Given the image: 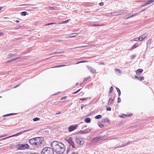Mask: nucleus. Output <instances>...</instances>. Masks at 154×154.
Returning a JSON list of instances; mask_svg holds the SVG:
<instances>
[{
	"label": "nucleus",
	"mask_w": 154,
	"mask_h": 154,
	"mask_svg": "<svg viewBox=\"0 0 154 154\" xmlns=\"http://www.w3.org/2000/svg\"><path fill=\"white\" fill-rule=\"evenodd\" d=\"M51 145L53 151H54L57 154H62L65 150V146L61 142L54 141Z\"/></svg>",
	"instance_id": "nucleus-1"
},
{
	"label": "nucleus",
	"mask_w": 154,
	"mask_h": 154,
	"mask_svg": "<svg viewBox=\"0 0 154 154\" xmlns=\"http://www.w3.org/2000/svg\"><path fill=\"white\" fill-rule=\"evenodd\" d=\"M44 141L42 137H36L30 139L29 140L30 144L35 147H38Z\"/></svg>",
	"instance_id": "nucleus-2"
},
{
	"label": "nucleus",
	"mask_w": 154,
	"mask_h": 154,
	"mask_svg": "<svg viewBox=\"0 0 154 154\" xmlns=\"http://www.w3.org/2000/svg\"><path fill=\"white\" fill-rule=\"evenodd\" d=\"M54 153V152L52 148L46 147L42 149L41 154H53Z\"/></svg>",
	"instance_id": "nucleus-3"
},
{
	"label": "nucleus",
	"mask_w": 154,
	"mask_h": 154,
	"mask_svg": "<svg viewBox=\"0 0 154 154\" xmlns=\"http://www.w3.org/2000/svg\"><path fill=\"white\" fill-rule=\"evenodd\" d=\"M75 141L78 144L82 145L85 142V138L79 136H77L75 137Z\"/></svg>",
	"instance_id": "nucleus-4"
},
{
	"label": "nucleus",
	"mask_w": 154,
	"mask_h": 154,
	"mask_svg": "<svg viewBox=\"0 0 154 154\" xmlns=\"http://www.w3.org/2000/svg\"><path fill=\"white\" fill-rule=\"evenodd\" d=\"M16 147L19 150H24L29 148V145L27 144H19L16 145Z\"/></svg>",
	"instance_id": "nucleus-5"
},
{
	"label": "nucleus",
	"mask_w": 154,
	"mask_h": 154,
	"mask_svg": "<svg viewBox=\"0 0 154 154\" xmlns=\"http://www.w3.org/2000/svg\"><path fill=\"white\" fill-rule=\"evenodd\" d=\"M32 130V129H29L28 130H25V131H21V132H20L19 133H17V134H15L14 135H13L12 136H10L9 137L5 138L2 139V140L5 139H7L8 138H10V137H11L17 136H18L19 135H20L21 134H23V133H25V132H26L27 131H31V130Z\"/></svg>",
	"instance_id": "nucleus-6"
},
{
	"label": "nucleus",
	"mask_w": 154,
	"mask_h": 154,
	"mask_svg": "<svg viewBox=\"0 0 154 154\" xmlns=\"http://www.w3.org/2000/svg\"><path fill=\"white\" fill-rule=\"evenodd\" d=\"M147 36L146 33H145L140 36L139 38H136L135 40L137 41H141L144 39Z\"/></svg>",
	"instance_id": "nucleus-7"
},
{
	"label": "nucleus",
	"mask_w": 154,
	"mask_h": 154,
	"mask_svg": "<svg viewBox=\"0 0 154 154\" xmlns=\"http://www.w3.org/2000/svg\"><path fill=\"white\" fill-rule=\"evenodd\" d=\"M91 130L90 129L87 128L85 130H81L78 132L77 134H86L87 133H89L91 131Z\"/></svg>",
	"instance_id": "nucleus-8"
},
{
	"label": "nucleus",
	"mask_w": 154,
	"mask_h": 154,
	"mask_svg": "<svg viewBox=\"0 0 154 154\" xmlns=\"http://www.w3.org/2000/svg\"><path fill=\"white\" fill-rule=\"evenodd\" d=\"M68 143L69 145L72 146L73 149H75V146L74 144V142L72 140L71 138H69L67 140Z\"/></svg>",
	"instance_id": "nucleus-9"
},
{
	"label": "nucleus",
	"mask_w": 154,
	"mask_h": 154,
	"mask_svg": "<svg viewBox=\"0 0 154 154\" xmlns=\"http://www.w3.org/2000/svg\"><path fill=\"white\" fill-rule=\"evenodd\" d=\"M78 127V125H70L68 128L69 131V132H71L73 131L76 130L77 129V127Z\"/></svg>",
	"instance_id": "nucleus-10"
},
{
	"label": "nucleus",
	"mask_w": 154,
	"mask_h": 154,
	"mask_svg": "<svg viewBox=\"0 0 154 154\" xmlns=\"http://www.w3.org/2000/svg\"><path fill=\"white\" fill-rule=\"evenodd\" d=\"M118 15L125 14L128 12V10H119L117 11Z\"/></svg>",
	"instance_id": "nucleus-11"
},
{
	"label": "nucleus",
	"mask_w": 154,
	"mask_h": 154,
	"mask_svg": "<svg viewBox=\"0 0 154 154\" xmlns=\"http://www.w3.org/2000/svg\"><path fill=\"white\" fill-rule=\"evenodd\" d=\"M87 67L90 71L92 73H96V70L95 69L90 66H88Z\"/></svg>",
	"instance_id": "nucleus-12"
},
{
	"label": "nucleus",
	"mask_w": 154,
	"mask_h": 154,
	"mask_svg": "<svg viewBox=\"0 0 154 154\" xmlns=\"http://www.w3.org/2000/svg\"><path fill=\"white\" fill-rule=\"evenodd\" d=\"M147 2L146 3L143 4L142 5V7H144L150 4L151 3L154 2V0H149L148 1L147 0Z\"/></svg>",
	"instance_id": "nucleus-13"
},
{
	"label": "nucleus",
	"mask_w": 154,
	"mask_h": 154,
	"mask_svg": "<svg viewBox=\"0 0 154 154\" xmlns=\"http://www.w3.org/2000/svg\"><path fill=\"white\" fill-rule=\"evenodd\" d=\"M130 143V142H128V143H126L125 144L122 145L121 146H118L116 147H114L113 148V149H115L117 148L122 147H124L125 146L128 145Z\"/></svg>",
	"instance_id": "nucleus-14"
},
{
	"label": "nucleus",
	"mask_w": 154,
	"mask_h": 154,
	"mask_svg": "<svg viewBox=\"0 0 154 154\" xmlns=\"http://www.w3.org/2000/svg\"><path fill=\"white\" fill-rule=\"evenodd\" d=\"M138 13H135L134 14H129L127 15H126L125 16V18L126 19H128L129 18H131L132 17L135 16Z\"/></svg>",
	"instance_id": "nucleus-15"
},
{
	"label": "nucleus",
	"mask_w": 154,
	"mask_h": 154,
	"mask_svg": "<svg viewBox=\"0 0 154 154\" xmlns=\"http://www.w3.org/2000/svg\"><path fill=\"white\" fill-rule=\"evenodd\" d=\"M102 122H103L107 123L108 124L110 122L109 120L107 118H106V119L104 118L102 120Z\"/></svg>",
	"instance_id": "nucleus-16"
},
{
	"label": "nucleus",
	"mask_w": 154,
	"mask_h": 154,
	"mask_svg": "<svg viewBox=\"0 0 154 154\" xmlns=\"http://www.w3.org/2000/svg\"><path fill=\"white\" fill-rule=\"evenodd\" d=\"M85 121L86 123H89L91 122V119L90 118H86L85 119Z\"/></svg>",
	"instance_id": "nucleus-17"
},
{
	"label": "nucleus",
	"mask_w": 154,
	"mask_h": 154,
	"mask_svg": "<svg viewBox=\"0 0 154 154\" xmlns=\"http://www.w3.org/2000/svg\"><path fill=\"white\" fill-rule=\"evenodd\" d=\"M143 71V69H139L136 71V73L137 74L139 73H142Z\"/></svg>",
	"instance_id": "nucleus-18"
},
{
	"label": "nucleus",
	"mask_w": 154,
	"mask_h": 154,
	"mask_svg": "<svg viewBox=\"0 0 154 154\" xmlns=\"http://www.w3.org/2000/svg\"><path fill=\"white\" fill-rule=\"evenodd\" d=\"M138 46V45L137 43H136L131 48V49L132 50L136 47H137Z\"/></svg>",
	"instance_id": "nucleus-19"
},
{
	"label": "nucleus",
	"mask_w": 154,
	"mask_h": 154,
	"mask_svg": "<svg viewBox=\"0 0 154 154\" xmlns=\"http://www.w3.org/2000/svg\"><path fill=\"white\" fill-rule=\"evenodd\" d=\"M102 117L101 115H98L95 116V118L96 119H99Z\"/></svg>",
	"instance_id": "nucleus-20"
},
{
	"label": "nucleus",
	"mask_w": 154,
	"mask_h": 154,
	"mask_svg": "<svg viewBox=\"0 0 154 154\" xmlns=\"http://www.w3.org/2000/svg\"><path fill=\"white\" fill-rule=\"evenodd\" d=\"M115 71L116 72V73H121L120 70L119 69H115Z\"/></svg>",
	"instance_id": "nucleus-21"
},
{
	"label": "nucleus",
	"mask_w": 154,
	"mask_h": 154,
	"mask_svg": "<svg viewBox=\"0 0 154 154\" xmlns=\"http://www.w3.org/2000/svg\"><path fill=\"white\" fill-rule=\"evenodd\" d=\"M88 45H85V46H79V47H75V48H72V49H76V48H84V47H87V46H88Z\"/></svg>",
	"instance_id": "nucleus-22"
},
{
	"label": "nucleus",
	"mask_w": 154,
	"mask_h": 154,
	"mask_svg": "<svg viewBox=\"0 0 154 154\" xmlns=\"http://www.w3.org/2000/svg\"><path fill=\"white\" fill-rule=\"evenodd\" d=\"M26 14H27L26 12L23 11V12H22L20 14L21 16H25Z\"/></svg>",
	"instance_id": "nucleus-23"
},
{
	"label": "nucleus",
	"mask_w": 154,
	"mask_h": 154,
	"mask_svg": "<svg viewBox=\"0 0 154 154\" xmlns=\"http://www.w3.org/2000/svg\"><path fill=\"white\" fill-rule=\"evenodd\" d=\"M39 120H40V118H37V117H36V118H34L33 119V120L35 122Z\"/></svg>",
	"instance_id": "nucleus-24"
},
{
	"label": "nucleus",
	"mask_w": 154,
	"mask_h": 154,
	"mask_svg": "<svg viewBox=\"0 0 154 154\" xmlns=\"http://www.w3.org/2000/svg\"><path fill=\"white\" fill-rule=\"evenodd\" d=\"M69 20H68L63 21L62 23H59L58 24H63V23H68Z\"/></svg>",
	"instance_id": "nucleus-25"
},
{
	"label": "nucleus",
	"mask_w": 154,
	"mask_h": 154,
	"mask_svg": "<svg viewBox=\"0 0 154 154\" xmlns=\"http://www.w3.org/2000/svg\"><path fill=\"white\" fill-rule=\"evenodd\" d=\"M121 139H122V138L121 137H118L117 138H112L111 139V140H114V139H117L118 140H121Z\"/></svg>",
	"instance_id": "nucleus-26"
},
{
	"label": "nucleus",
	"mask_w": 154,
	"mask_h": 154,
	"mask_svg": "<svg viewBox=\"0 0 154 154\" xmlns=\"http://www.w3.org/2000/svg\"><path fill=\"white\" fill-rule=\"evenodd\" d=\"M132 115H133L132 114L130 113L127 114L126 115V117H130Z\"/></svg>",
	"instance_id": "nucleus-27"
},
{
	"label": "nucleus",
	"mask_w": 154,
	"mask_h": 154,
	"mask_svg": "<svg viewBox=\"0 0 154 154\" xmlns=\"http://www.w3.org/2000/svg\"><path fill=\"white\" fill-rule=\"evenodd\" d=\"M116 89L118 92V94L119 95V96H120L121 94V92L119 89L117 88H116Z\"/></svg>",
	"instance_id": "nucleus-28"
},
{
	"label": "nucleus",
	"mask_w": 154,
	"mask_h": 154,
	"mask_svg": "<svg viewBox=\"0 0 154 154\" xmlns=\"http://www.w3.org/2000/svg\"><path fill=\"white\" fill-rule=\"evenodd\" d=\"M64 52V51H60L59 52H55L54 53V54H57L63 53Z\"/></svg>",
	"instance_id": "nucleus-29"
},
{
	"label": "nucleus",
	"mask_w": 154,
	"mask_h": 154,
	"mask_svg": "<svg viewBox=\"0 0 154 154\" xmlns=\"http://www.w3.org/2000/svg\"><path fill=\"white\" fill-rule=\"evenodd\" d=\"M113 102V99L112 98H110L109 101V103H110V104H112Z\"/></svg>",
	"instance_id": "nucleus-30"
},
{
	"label": "nucleus",
	"mask_w": 154,
	"mask_h": 154,
	"mask_svg": "<svg viewBox=\"0 0 154 154\" xmlns=\"http://www.w3.org/2000/svg\"><path fill=\"white\" fill-rule=\"evenodd\" d=\"M98 125L99 126L100 128H102L104 126V125L103 124L100 123H98Z\"/></svg>",
	"instance_id": "nucleus-31"
},
{
	"label": "nucleus",
	"mask_w": 154,
	"mask_h": 154,
	"mask_svg": "<svg viewBox=\"0 0 154 154\" xmlns=\"http://www.w3.org/2000/svg\"><path fill=\"white\" fill-rule=\"evenodd\" d=\"M111 14L113 16L118 15L117 11L113 12Z\"/></svg>",
	"instance_id": "nucleus-32"
},
{
	"label": "nucleus",
	"mask_w": 154,
	"mask_h": 154,
	"mask_svg": "<svg viewBox=\"0 0 154 154\" xmlns=\"http://www.w3.org/2000/svg\"><path fill=\"white\" fill-rule=\"evenodd\" d=\"M68 36L69 38L74 37H75V35H72V34H70L67 35Z\"/></svg>",
	"instance_id": "nucleus-33"
},
{
	"label": "nucleus",
	"mask_w": 154,
	"mask_h": 154,
	"mask_svg": "<svg viewBox=\"0 0 154 154\" xmlns=\"http://www.w3.org/2000/svg\"><path fill=\"white\" fill-rule=\"evenodd\" d=\"M66 66V65H58L57 66H55L54 67L55 68L59 67H62V66Z\"/></svg>",
	"instance_id": "nucleus-34"
},
{
	"label": "nucleus",
	"mask_w": 154,
	"mask_h": 154,
	"mask_svg": "<svg viewBox=\"0 0 154 154\" xmlns=\"http://www.w3.org/2000/svg\"><path fill=\"white\" fill-rule=\"evenodd\" d=\"M92 140L95 141V142H97L98 141V140L97 139L96 137H94L93 139Z\"/></svg>",
	"instance_id": "nucleus-35"
},
{
	"label": "nucleus",
	"mask_w": 154,
	"mask_h": 154,
	"mask_svg": "<svg viewBox=\"0 0 154 154\" xmlns=\"http://www.w3.org/2000/svg\"><path fill=\"white\" fill-rule=\"evenodd\" d=\"M138 79L139 80H143L144 79V78L143 77H139V79Z\"/></svg>",
	"instance_id": "nucleus-36"
},
{
	"label": "nucleus",
	"mask_w": 154,
	"mask_h": 154,
	"mask_svg": "<svg viewBox=\"0 0 154 154\" xmlns=\"http://www.w3.org/2000/svg\"><path fill=\"white\" fill-rule=\"evenodd\" d=\"M113 90V88L111 86L110 88V91H109L110 93H111L112 92Z\"/></svg>",
	"instance_id": "nucleus-37"
},
{
	"label": "nucleus",
	"mask_w": 154,
	"mask_h": 154,
	"mask_svg": "<svg viewBox=\"0 0 154 154\" xmlns=\"http://www.w3.org/2000/svg\"><path fill=\"white\" fill-rule=\"evenodd\" d=\"M106 109L107 111H110L111 110V108L110 107H108L106 108Z\"/></svg>",
	"instance_id": "nucleus-38"
},
{
	"label": "nucleus",
	"mask_w": 154,
	"mask_h": 154,
	"mask_svg": "<svg viewBox=\"0 0 154 154\" xmlns=\"http://www.w3.org/2000/svg\"><path fill=\"white\" fill-rule=\"evenodd\" d=\"M125 117H126V115L124 114H123L121 116H120V117L122 118H124Z\"/></svg>",
	"instance_id": "nucleus-39"
},
{
	"label": "nucleus",
	"mask_w": 154,
	"mask_h": 154,
	"mask_svg": "<svg viewBox=\"0 0 154 154\" xmlns=\"http://www.w3.org/2000/svg\"><path fill=\"white\" fill-rule=\"evenodd\" d=\"M18 114L17 113H11L10 114H9V115H10V116H12V115H16Z\"/></svg>",
	"instance_id": "nucleus-40"
},
{
	"label": "nucleus",
	"mask_w": 154,
	"mask_h": 154,
	"mask_svg": "<svg viewBox=\"0 0 154 154\" xmlns=\"http://www.w3.org/2000/svg\"><path fill=\"white\" fill-rule=\"evenodd\" d=\"M72 34L73 35H75V36H76L78 35L79 34H78V33H72Z\"/></svg>",
	"instance_id": "nucleus-41"
},
{
	"label": "nucleus",
	"mask_w": 154,
	"mask_h": 154,
	"mask_svg": "<svg viewBox=\"0 0 154 154\" xmlns=\"http://www.w3.org/2000/svg\"><path fill=\"white\" fill-rule=\"evenodd\" d=\"M86 62L87 61H80V62H78V63H76V64H78V63H82Z\"/></svg>",
	"instance_id": "nucleus-42"
},
{
	"label": "nucleus",
	"mask_w": 154,
	"mask_h": 154,
	"mask_svg": "<svg viewBox=\"0 0 154 154\" xmlns=\"http://www.w3.org/2000/svg\"><path fill=\"white\" fill-rule=\"evenodd\" d=\"M67 97L66 96L64 97L61 98V100H65L67 99Z\"/></svg>",
	"instance_id": "nucleus-43"
},
{
	"label": "nucleus",
	"mask_w": 154,
	"mask_h": 154,
	"mask_svg": "<svg viewBox=\"0 0 154 154\" xmlns=\"http://www.w3.org/2000/svg\"><path fill=\"white\" fill-rule=\"evenodd\" d=\"M56 24V23H50L47 24V25H53L54 24Z\"/></svg>",
	"instance_id": "nucleus-44"
},
{
	"label": "nucleus",
	"mask_w": 154,
	"mask_h": 154,
	"mask_svg": "<svg viewBox=\"0 0 154 154\" xmlns=\"http://www.w3.org/2000/svg\"><path fill=\"white\" fill-rule=\"evenodd\" d=\"M87 99V98H81V99H80V100H86Z\"/></svg>",
	"instance_id": "nucleus-45"
},
{
	"label": "nucleus",
	"mask_w": 154,
	"mask_h": 154,
	"mask_svg": "<svg viewBox=\"0 0 154 154\" xmlns=\"http://www.w3.org/2000/svg\"><path fill=\"white\" fill-rule=\"evenodd\" d=\"M60 113H61V112H56V113L54 114V115H59V114H60Z\"/></svg>",
	"instance_id": "nucleus-46"
},
{
	"label": "nucleus",
	"mask_w": 154,
	"mask_h": 154,
	"mask_svg": "<svg viewBox=\"0 0 154 154\" xmlns=\"http://www.w3.org/2000/svg\"><path fill=\"white\" fill-rule=\"evenodd\" d=\"M134 57H135V56L134 55H132L131 56V59H133L134 58Z\"/></svg>",
	"instance_id": "nucleus-47"
},
{
	"label": "nucleus",
	"mask_w": 154,
	"mask_h": 154,
	"mask_svg": "<svg viewBox=\"0 0 154 154\" xmlns=\"http://www.w3.org/2000/svg\"><path fill=\"white\" fill-rule=\"evenodd\" d=\"M10 116V115H9V114H8L4 115L3 116V117H7V116Z\"/></svg>",
	"instance_id": "nucleus-48"
},
{
	"label": "nucleus",
	"mask_w": 154,
	"mask_h": 154,
	"mask_svg": "<svg viewBox=\"0 0 154 154\" xmlns=\"http://www.w3.org/2000/svg\"><path fill=\"white\" fill-rule=\"evenodd\" d=\"M4 35V34L2 32H0V36H3Z\"/></svg>",
	"instance_id": "nucleus-49"
},
{
	"label": "nucleus",
	"mask_w": 154,
	"mask_h": 154,
	"mask_svg": "<svg viewBox=\"0 0 154 154\" xmlns=\"http://www.w3.org/2000/svg\"><path fill=\"white\" fill-rule=\"evenodd\" d=\"M80 89H79L78 91H77L76 92H74L73 94H75L77 93L80 91Z\"/></svg>",
	"instance_id": "nucleus-50"
},
{
	"label": "nucleus",
	"mask_w": 154,
	"mask_h": 154,
	"mask_svg": "<svg viewBox=\"0 0 154 154\" xmlns=\"http://www.w3.org/2000/svg\"><path fill=\"white\" fill-rule=\"evenodd\" d=\"M103 5L104 4L103 2H101L99 3V5L101 6H103Z\"/></svg>",
	"instance_id": "nucleus-51"
},
{
	"label": "nucleus",
	"mask_w": 154,
	"mask_h": 154,
	"mask_svg": "<svg viewBox=\"0 0 154 154\" xmlns=\"http://www.w3.org/2000/svg\"><path fill=\"white\" fill-rule=\"evenodd\" d=\"M96 137L97 139L98 140L100 139L101 138V137L100 136H98Z\"/></svg>",
	"instance_id": "nucleus-52"
},
{
	"label": "nucleus",
	"mask_w": 154,
	"mask_h": 154,
	"mask_svg": "<svg viewBox=\"0 0 154 154\" xmlns=\"http://www.w3.org/2000/svg\"><path fill=\"white\" fill-rule=\"evenodd\" d=\"M146 10V9H143L142 11H140V12H139L138 13H140L141 12H142V11H145Z\"/></svg>",
	"instance_id": "nucleus-53"
},
{
	"label": "nucleus",
	"mask_w": 154,
	"mask_h": 154,
	"mask_svg": "<svg viewBox=\"0 0 154 154\" xmlns=\"http://www.w3.org/2000/svg\"><path fill=\"white\" fill-rule=\"evenodd\" d=\"M69 151H70V149H68L66 150V153H67V154H68V153L69 152Z\"/></svg>",
	"instance_id": "nucleus-54"
},
{
	"label": "nucleus",
	"mask_w": 154,
	"mask_h": 154,
	"mask_svg": "<svg viewBox=\"0 0 154 154\" xmlns=\"http://www.w3.org/2000/svg\"><path fill=\"white\" fill-rule=\"evenodd\" d=\"M72 154H78V153L77 152H72Z\"/></svg>",
	"instance_id": "nucleus-55"
},
{
	"label": "nucleus",
	"mask_w": 154,
	"mask_h": 154,
	"mask_svg": "<svg viewBox=\"0 0 154 154\" xmlns=\"http://www.w3.org/2000/svg\"><path fill=\"white\" fill-rule=\"evenodd\" d=\"M120 102V99L119 97L118 99V102L119 103Z\"/></svg>",
	"instance_id": "nucleus-56"
},
{
	"label": "nucleus",
	"mask_w": 154,
	"mask_h": 154,
	"mask_svg": "<svg viewBox=\"0 0 154 154\" xmlns=\"http://www.w3.org/2000/svg\"><path fill=\"white\" fill-rule=\"evenodd\" d=\"M14 54H11V57H14Z\"/></svg>",
	"instance_id": "nucleus-57"
},
{
	"label": "nucleus",
	"mask_w": 154,
	"mask_h": 154,
	"mask_svg": "<svg viewBox=\"0 0 154 154\" xmlns=\"http://www.w3.org/2000/svg\"><path fill=\"white\" fill-rule=\"evenodd\" d=\"M135 39H136V38H134V39H132V40L131 41H136V40H135Z\"/></svg>",
	"instance_id": "nucleus-58"
},
{
	"label": "nucleus",
	"mask_w": 154,
	"mask_h": 154,
	"mask_svg": "<svg viewBox=\"0 0 154 154\" xmlns=\"http://www.w3.org/2000/svg\"><path fill=\"white\" fill-rule=\"evenodd\" d=\"M94 26H99L100 25H94Z\"/></svg>",
	"instance_id": "nucleus-59"
},
{
	"label": "nucleus",
	"mask_w": 154,
	"mask_h": 154,
	"mask_svg": "<svg viewBox=\"0 0 154 154\" xmlns=\"http://www.w3.org/2000/svg\"><path fill=\"white\" fill-rule=\"evenodd\" d=\"M15 21L17 23H18L20 22L18 20H16Z\"/></svg>",
	"instance_id": "nucleus-60"
},
{
	"label": "nucleus",
	"mask_w": 154,
	"mask_h": 154,
	"mask_svg": "<svg viewBox=\"0 0 154 154\" xmlns=\"http://www.w3.org/2000/svg\"><path fill=\"white\" fill-rule=\"evenodd\" d=\"M135 77L137 79H139V77H138L136 75H135Z\"/></svg>",
	"instance_id": "nucleus-61"
},
{
	"label": "nucleus",
	"mask_w": 154,
	"mask_h": 154,
	"mask_svg": "<svg viewBox=\"0 0 154 154\" xmlns=\"http://www.w3.org/2000/svg\"><path fill=\"white\" fill-rule=\"evenodd\" d=\"M99 65H100V64H101V65H104V64L103 63H100V64H99Z\"/></svg>",
	"instance_id": "nucleus-62"
},
{
	"label": "nucleus",
	"mask_w": 154,
	"mask_h": 154,
	"mask_svg": "<svg viewBox=\"0 0 154 154\" xmlns=\"http://www.w3.org/2000/svg\"><path fill=\"white\" fill-rule=\"evenodd\" d=\"M4 137V136H3V135H1V136H0V138L2 137Z\"/></svg>",
	"instance_id": "nucleus-63"
},
{
	"label": "nucleus",
	"mask_w": 154,
	"mask_h": 154,
	"mask_svg": "<svg viewBox=\"0 0 154 154\" xmlns=\"http://www.w3.org/2000/svg\"><path fill=\"white\" fill-rule=\"evenodd\" d=\"M21 28V26H19L17 28V29H20Z\"/></svg>",
	"instance_id": "nucleus-64"
}]
</instances>
